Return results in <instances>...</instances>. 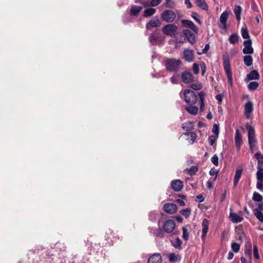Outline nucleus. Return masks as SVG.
<instances>
[{
    "label": "nucleus",
    "mask_w": 263,
    "mask_h": 263,
    "mask_svg": "<svg viewBox=\"0 0 263 263\" xmlns=\"http://www.w3.org/2000/svg\"><path fill=\"white\" fill-rule=\"evenodd\" d=\"M181 61L176 59H167L164 61V66L167 70L171 72H177L179 68Z\"/></svg>",
    "instance_id": "3"
},
{
    "label": "nucleus",
    "mask_w": 263,
    "mask_h": 263,
    "mask_svg": "<svg viewBox=\"0 0 263 263\" xmlns=\"http://www.w3.org/2000/svg\"><path fill=\"white\" fill-rule=\"evenodd\" d=\"M199 65L201 69V75L203 76H204L206 70V64L203 61H201L199 62Z\"/></svg>",
    "instance_id": "45"
},
{
    "label": "nucleus",
    "mask_w": 263,
    "mask_h": 263,
    "mask_svg": "<svg viewBox=\"0 0 263 263\" xmlns=\"http://www.w3.org/2000/svg\"><path fill=\"white\" fill-rule=\"evenodd\" d=\"M186 111L192 115H196L198 111V108L194 105H190L185 107Z\"/></svg>",
    "instance_id": "27"
},
{
    "label": "nucleus",
    "mask_w": 263,
    "mask_h": 263,
    "mask_svg": "<svg viewBox=\"0 0 263 263\" xmlns=\"http://www.w3.org/2000/svg\"><path fill=\"white\" fill-rule=\"evenodd\" d=\"M218 137L215 136H210L208 139L209 142L211 146H213Z\"/></svg>",
    "instance_id": "55"
},
{
    "label": "nucleus",
    "mask_w": 263,
    "mask_h": 263,
    "mask_svg": "<svg viewBox=\"0 0 263 263\" xmlns=\"http://www.w3.org/2000/svg\"><path fill=\"white\" fill-rule=\"evenodd\" d=\"M164 211L170 214H174L177 210V207L175 203H167L164 205Z\"/></svg>",
    "instance_id": "14"
},
{
    "label": "nucleus",
    "mask_w": 263,
    "mask_h": 263,
    "mask_svg": "<svg viewBox=\"0 0 263 263\" xmlns=\"http://www.w3.org/2000/svg\"><path fill=\"white\" fill-rule=\"evenodd\" d=\"M176 17L175 13L171 10H166L162 14V19L166 22H173L176 18Z\"/></svg>",
    "instance_id": "5"
},
{
    "label": "nucleus",
    "mask_w": 263,
    "mask_h": 263,
    "mask_svg": "<svg viewBox=\"0 0 263 263\" xmlns=\"http://www.w3.org/2000/svg\"><path fill=\"white\" fill-rule=\"evenodd\" d=\"M212 132L215 134L217 137L218 136L219 132V126L217 124H214L213 126L212 129Z\"/></svg>",
    "instance_id": "54"
},
{
    "label": "nucleus",
    "mask_w": 263,
    "mask_h": 263,
    "mask_svg": "<svg viewBox=\"0 0 263 263\" xmlns=\"http://www.w3.org/2000/svg\"><path fill=\"white\" fill-rule=\"evenodd\" d=\"M199 63H194L193 64L192 69L194 74H198L199 73Z\"/></svg>",
    "instance_id": "48"
},
{
    "label": "nucleus",
    "mask_w": 263,
    "mask_h": 263,
    "mask_svg": "<svg viewBox=\"0 0 263 263\" xmlns=\"http://www.w3.org/2000/svg\"><path fill=\"white\" fill-rule=\"evenodd\" d=\"M181 22L184 27L189 28L195 33H198V27L194 24L192 21L188 20H182Z\"/></svg>",
    "instance_id": "13"
},
{
    "label": "nucleus",
    "mask_w": 263,
    "mask_h": 263,
    "mask_svg": "<svg viewBox=\"0 0 263 263\" xmlns=\"http://www.w3.org/2000/svg\"><path fill=\"white\" fill-rule=\"evenodd\" d=\"M161 25V22L158 18L151 20L149 21L148 23L146 24V28L149 29V26L153 27H158Z\"/></svg>",
    "instance_id": "25"
},
{
    "label": "nucleus",
    "mask_w": 263,
    "mask_h": 263,
    "mask_svg": "<svg viewBox=\"0 0 263 263\" xmlns=\"http://www.w3.org/2000/svg\"><path fill=\"white\" fill-rule=\"evenodd\" d=\"M234 13L236 16V18L238 21H239L241 18V14L242 12V8L239 6H235L233 9Z\"/></svg>",
    "instance_id": "29"
},
{
    "label": "nucleus",
    "mask_w": 263,
    "mask_h": 263,
    "mask_svg": "<svg viewBox=\"0 0 263 263\" xmlns=\"http://www.w3.org/2000/svg\"><path fill=\"white\" fill-rule=\"evenodd\" d=\"M195 3L198 7L204 10H207L209 7L205 0H195Z\"/></svg>",
    "instance_id": "28"
},
{
    "label": "nucleus",
    "mask_w": 263,
    "mask_h": 263,
    "mask_svg": "<svg viewBox=\"0 0 263 263\" xmlns=\"http://www.w3.org/2000/svg\"><path fill=\"white\" fill-rule=\"evenodd\" d=\"M248 131V140L249 148L251 152H253L257 144L255 132L254 127L249 124L246 125Z\"/></svg>",
    "instance_id": "1"
},
{
    "label": "nucleus",
    "mask_w": 263,
    "mask_h": 263,
    "mask_svg": "<svg viewBox=\"0 0 263 263\" xmlns=\"http://www.w3.org/2000/svg\"><path fill=\"white\" fill-rule=\"evenodd\" d=\"M239 35L236 33H234L231 34L229 38V41L231 44H235L239 41Z\"/></svg>",
    "instance_id": "30"
},
{
    "label": "nucleus",
    "mask_w": 263,
    "mask_h": 263,
    "mask_svg": "<svg viewBox=\"0 0 263 263\" xmlns=\"http://www.w3.org/2000/svg\"><path fill=\"white\" fill-rule=\"evenodd\" d=\"M223 65L224 71L226 73L228 83L230 86L233 85V77L230 66V59L228 55L226 53L223 55Z\"/></svg>",
    "instance_id": "2"
},
{
    "label": "nucleus",
    "mask_w": 263,
    "mask_h": 263,
    "mask_svg": "<svg viewBox=\"0 0 263 263\" xmlns=\"http://www.w3.org/2000/svg\"><path fill=\"white\" fill-rule=\"evenodd\" d=\"M162 0H152L151 1V6L156 7L159 5Z\"/></svg>",
    "instance_id": "61"
},
{
    "label": "nucleus",
    "mask_w": 263,
    "mask_h": 263,
    "mask_svg": "<svg viewBox=\"0 0 263 263\" xmlns=\"http://www.w3.org/2000/svg\"><path fill=\"white\" fill-rule=\"evenodd\" d=\"M162 256L159 253H154L148 259V263H162Z\"/></svg>",
    "instance_id": "18"
},
{
    "label": "nucleus",
    "mask_w": 263,
    "mask_h": 263,
    "mask_svg": "<svg viewBox=\"0 0 263 263\" xmlns=\"http://www.w3.org/2000/svg\"><path fill=\"white\" fill-rule=\"evenodd\" d=\"M231 248L234 252L237 253L239 251L240 245L237 243L233 242L231 245Z\"/></svg>",
    "instance_id": "50"
},
{
    "label": "nucleus",
    "mask_w": 263,
    "mask_h": 263,
    "mask_svg": "<svg viewBox=\"0 0 263 263\" xmlns=\"http://www.w3.org/2000/svg\"><path fill=\"white\" fill-rule=\"evenodd\" d=\"M175 226V221L169 219L164 222L163 228L166 233H171L174 230Z\"/></svg>",
    "instance_id": "11"
},
{
    "label": "nucleus",
    "mask_w": 263,
    "mask_h": 263,
    "mask_svg": "<svg viewBox=\"0 0 263 263\" xmlns=\"http://www.w3.org/2000/svg\"><path fill=\"white\" fill-rule=\"evenodd\" d=\"M253 253L255 259H258L259 258L257 247L256 245L253 246Z\"/></svg>",
    "instance_id": "57"
},
{
    "label": "nucleus",
    "mask_w": 263,
    "mask_h": 263,
    "mask_svg": "<svg viewBox=\"0 0 263 263\" xmlns=\"http://www.w3.org/2000/svg\"><path fill=\"white\" fill-rule=\"evenodd\" d=\"M55 248L57 251L61 252L64 251L66 250V247L64 243L58 242L55 244Z\"/></svg>",
    "instance_id": "35"
},
{
    "label": "nucleus",
    "mask_w": 263,
    "mask_h": 263,
    "mask_svg": "<svg viewBox=\"0 0 263 263\" xmlns=\"http://www.w3.org/2000/svg\"><path fill=\"white\" fill-rule=\"evenodd\" d=\"M209 49H210L209 44V43L206 44L204 48L202 50V51H197V53L198 55H201L202 54L206 53L208 52V51H209Z\"/></svg>",
    "instance_id": "49"
},
{
    "label": "nucleus",
    "mask_w": 263,
    "mask_h": 263,
    "mask_svg": "<svg viewBox=\"0 0 263 263\" xmlns=\"http://www.w3.org/2000/svg\"><path fill=\"white\" fill-rule=\"evenodd\" d=\"M177 29V26L176 25L174 24H170L165 25L162 28V31L164 34L167 35L173 36L175 35Z\"/></svg>",
    "instance_id": "6"
},
{
    "label": "nucleus",
    "mask_w": 263,
    "mask_h": 263,
    "mask_svg": "<svg viewBox=\"0 0 263 263\" xmlns=\"http://www.w3.org/2000/svg\"><path fill=\"white\" fill-rule=\"evenodd\" d=\"M209 220L205 218L203 219L202 221V235L201 239L204 240L206 237L209 230Z\"/></svg>",
    "instance_id": "15"
},
{
    "label": "nucleus",
    "mask_w": 263,
    "mask_h": 263,
    "mask_svg": "<svg viewBox=\"0 0 263 263\" xmlns=\"http://www.w3.org/2000/svg\"><path fill=\"white\" fill-rule=\"evenodd\" d=\"M153 235L156 237H163L164 235V232L160 228L154 230Z\"/></svg>",
    "instance_id": "39"
},
{
    "label": "nucleus",
    "mask_w": 263,
    "mask_h": 263,
    "mask_svg": "<svg viewBox=\"0 0 263 263\" xmlns=\"http://www.w3.org/2000/svg\"><path fill=\"white\" fill-rule=\"evenodd\" d=\"M262 197L260 194L257 192H254L253 193L252 199L254 201L261 202L262 200Z\"/></svg>",
    "instance_id": "41"
},
{
    "label": "nucleus",
    "mask_w": 263,
    "mask_h": 263,
    "mask_svg": "<svg viewBox=\"0 0 263 263\" xmlns=\"http://www.w3.org/2000/svg\"><path fill=\"white\" fill-rule=\"evenodd\" d=\"M184 100L189 105H194L197 101L198 97L196 93L192 90H184Z\"/></svg>",
    "instance_id": "4"
},
{
    "label": "nucleus",
    "mask_w": 263,
    "mask_h": 263,
    "mask_svg": "<svg viewBox=\"0 0 263 263\" xmlns=\"http://www.w3.org/2000/svg\"><path fill=\"white\" fill-rule=\"evenodd\" d=\"M242 173V168H238L236 170L235 174V176H234V185L235 186H236L237 185V184L241 178Z\"/></svg>",
    "instance_id": "23"
},
{
    "label": "nucleus",
    "mask_w": 263,
    "mask_h": 263,
    "mask_svg": "<svg viewBox=\"0 0 263 263\" xmlns=\"http://www.w3.org/2000/svg\"><path fill=\"white\" fill-rule=\"evenodd\" d=\"M199 98L200 99V109L201 110H202L204 107V98L205 96V93L201 91L198 93Z\"/></svg>",
    "instance_id": "31"
},
{
    "label": "nucleus",
    "mask_w": 263,
    "mask_h": 263,
    "mask_svg": "<svg viewBox=\"0 0 263 263\" xmlns=\"http://www.w3.org/2000/svg\"><path fill=\"white\" fill-rule=\"evenodd\" d=\"M204 198L202 195H198L196 196V201L199 202H202L204 201Z\"/></svg>",
    "instance_id": "64"
},
{
    "label": "nucleus",
    "mask_w": 263,
    "mask_h": 263,
    "mask_svg": "<svg viewBox=\"0 0 263 263\" xmlns=\"http://www.w3.org/2000/svg\"><path fill=\"white\" fill-rule=\"evenodd\" d=\"M183 33L187 39L188 42L192 45L196 42V38L194 33L189 29H185L183 30Z\"/></svg>",
    "instance_id": "10"
},
{
    "label": "nucleus",
    "mask_w": 263,
    "mask_h": 263,
    "mask_svg": "<svg viewBox=\"0 0 263 263\" xmlns=\"http://www.w3.org/2000/svg\"><path fill=\"white\" fill-rule=\"evenodd\" d=\"M241 35L243 39L249 40L250 39V36L249 35L248 30L246 27H242L241 28Z\"/></svg>",
    "instance_id": "38"
},
{
    "label": "nucleus",
    "mask_w": 263,
    "mask_h": 263,
    "mask_svg": "<svg viewBox=\"0 0 263 263\" xmlns=\"http://www.w3.org/2000/svg\"><path fill=\"white\" fill-rule=\"evenodd\" d=\"M256 172V178L257 180H263V162H258Z\"/></svg>",
    "instance_id": "20"
},
{
    "label": "nucleus",
    "mask_w": 263,
    "mask_h": 263,
    "mask_svg": "<svg viewBox=\"0 0 263 263\" xmlns=\"http://www.w3.org/2000/svg\"><path fill=\"white\" fill-rule=\"evenodd\" d=\"M183 56L185 61L187 62H192L194 61L195 56L194 51L190 48H185L183 52Z\"/></svg>",
    "instance_id": "8"
},
{
    "label": "nucleus",
    "mask_w": 263,
    "mask_h": 263,
    "mask_svg": "<svg viewBox=\"0 0 263 263\" xmlns=\"http://www.w3.org/2000/svg\"><path fill=\"white\" fill-rule=\"evenodd\" d=\"M158 36L154 34H151L149 37V41L152 45H156L157 43Z\"/></svg>",
    "instance_id": "42"
},
{
    "label": "nucleus",
    "mask_w": 263,
    "mask_h": 263,
    "mask_svg": "<svg viewBox=\"0 0 263 263\" xmlns=\"http://www.w3.org/2000/svg\"><path fill=\"white\" fill-rule=\"evenodd\" d=\"M245 253L246 255H251L252 253V245L250 242H248L246 243Z\"/></svg>",
    "instance_id": "37"
},
{
    "label": "nucleus",
    "mask_w": 263,
    "mask_h": 263,
    "mask_svg": "<svg viewBox=\"0 0 263 263\" xmlns=\"http://www.w3.org/2000/svg\"><path fill=\"white\" fill-rule=\"evenodd\" d=\"M229 218L233 223H237L241 222L243 218L235 213H231Z\"/></svg>",
    "instance_id": "21"
},
{
    "label": "nucleus",
    "mask_w": 263,
    "mask_h": 263,
    "mask_svg": "<svg viewBox=\"0 0 263 263\" xmlns=\"http://www.w3.org/2000/svg\"><path fill=\"white\" fill-rule=\"evenodd\" d=\"M191 87L194 90H198L202 88V85L200 83L196 82L195 83L192 84Z\"/></svg>",
    "instance_id": "47"
},
{
    "label": "nucleus",
    "mask_w": 263,
    "mask_h": 263,
    "mask_svg": "<svg viewBox=\"0 0 263 263\" xmlns=\"http://www.w3.org/2000/svg\"><path fill=\"white\" fill-rule=\"evenodd\" d=\"M188 137L189 138L187 139V140H188L190 144H193L196 140V135L195 133L191 132H190V135Z\"/></svg>",
    "instance_id": "43"
},
{
    "label": "nucleus",
    "mask_w": 263,
    "mask_h": 263,
    "mask_svg": "<svg viewBox=\"0 0 263 263\" xmlns=\"http://www.w3.org/2000/svg\"><path fill=\"white\" fill-rule=\"evenodd\" d=\"M235 144L237 151L240 150L241 147L242 145L243 141L242 138V135L240 133L238 129L236 130L235 137H234Z\"/></svg>",
    "instance_id": "9"
},
{
    "label": "nucleus",
    "mask_w": 263,
    "mask_h": 263,
    "mask_svg": "<svg viewBox=\"0 0 263 263\" xmlns=\"http://www.w3.org/2000/svg\"><path fill=\"white\" fill-rule=\"evenodd\" d=\"M180 213L186 218H187L191 214V209L186 208L185 209L181 210L180 211Z\"/></svg>",
    "instance_id": "46"
},
{
    "label": "nucleus",
    "mask_w": 263,
    "mask_h": 263,
    "mask_svg": "<svg viewBox=\"0 0 263 263\" xmlns=\"http://www.w3.org/2000/svg\"><path fill=\"white\" fill-rule=\"evenodd\" d=\"M198 168L197 166L193 165L190 168H186L185 171L189 175L193 176L198 172Z\"/></svg>",
    "instance_id": "34"
},
{
    "label": "nucleus",
    "mask_w": 263,
    "mask_h": 263,
    "mask_svg": "<svg viewBox=\"0 0 263 263\" xmlns=\"http://www.w3.org/2000/svg\"><path fill=\"white\" fill-rule=\"evenodd\" d=\"M253 110V103L251 101H249L246 103L245 105V115L247 119H249L251 114Z\"/></svg>",
    "instance_id": "17"
},
{
    "label": "nucleus",
    "mask_w": 263,
    "mask_h": 263,
    "mask_svg": "<svg viewBox=\"0 0 263 263\" xmlns=\"http://www.w3.org/2000/svg\"><path fill=\"white\" fill-rule=\"evenodd\" d=\"M179 74H174L171 78V82L172 84H176L178 83Z\"/></svg>",
    "instance_id": "53"
},
{
    "label": "nucleus",
    "mask_w": 263,
    "mask_h": 263,
    "mask_svg": "<svg viewBox=\"0 0 263 263\" xmlns=\"http://www.w3.org/2000/svg\"><path fill=\"white\" fill-rule=\"evenodd\" d=\"M181 79L184 83L187 84L193 82L194 77L190 72L184 71L181 73Z\"/></svg>",
    "instance_id": "12"
},
{
    "label": "nucleus",
    "mask_w": 263,
    "mask_h": 263,
    "mask_svg": "<svg viewBox=\"0 0 263 263\" xmlns=\"http://www.w3.org/2000/svg\"><path fill=\"white\" fill-rule=\"evenodd\" d=\"M165 5L167 8H173L174 4L171 0H165Z\"/></svg>",
    "instance_id": "63"
},
{
    "label": "nucleus",
    "mask_w": 263,
    "mask_h": 263,
    "mask_svg": "<svg viewBox=\"0 0 263 263\" xmlns=\"http://www.w3.org/2000/svg\"><path fill=\"white\" fill-rule=\"evenodd\" d=\"M211 161L215 165L217 166L218 165V157L216 154L212 157Z\"/></svg>",
    "instance_id": "59"
},
{
    "label": "nucleus",
    "mask_w": 263,
    "mask_h": 263,
    "mask_svg": "<svg viewBox=\"0 0 263 263\" xmlns=\"http://www.w3.org/2000/svg\"><path fill=\"white\" fill-rule=\"evenodd\" d=\"M244 48L242 49L243 53L246 55H251L254 53V49L252 46V41L251 39L245 40L243 42Z\"/></svg>",
    "instance_id": "7"
},
{
    "label": "nucleus",
    "mask_w": 263,
    "mask_h": 263,
    "mask_svg": "<svg viewBox=\"0 0 263 263\" xmlns=\"http://www.w3.org/2000/svg\"><path fill=\"white\" fill-rule=\"evenodd\" d=\"M142 10V6L132 5L130 8V14L133 16H137Z\"/></svg>",
    "instance_id": "24"
},
{
    "label": "nucleus",
    "mask_w": 263,
    "mask_h": 263,
    "mask_svg": "<svg viewBox=\"0 0 263 263\" xmlns=\"http://www.w3.org/2000/svg\"><path fill=\"white\" fill-rule=\"evenodd\" d=\"M209 173L211 176H215L214 180H215L217 178L218 172L214 168H211Z\"/></svg>",
    "instance_id": "60"
},
{
    "label": "nucleus",
    "mask_w": 263,
    "mask_h": 263,
    "mask_svg": "<svg viewBox=\"0 0 263 263\" xmlns=\"http://www.w3.org/2000/svg\"><path fill=\"white\" fill-rule=\"evenodd\" d=\"M259 84L257 82H250L248 86V88L250 90H255L258 87Z\"/></svg>",
    "instance_id": "40"
},
{
    "label": "nucleus",
    "mask_w": 263,
    "mask_h": 263,
    "mask_svg": "<svg viewBox=\"0 0 263 263\" xmlns=\"http://www.w3.org/2000/svg\"><path fill=\"white\" fill-rule=\"evenodd\" d=\"M171 186L175 191L179 192L182 189L183 184L182 181L180 180L176 179L172 181Z\"/></svg>",
    "instance_id": "16"
},
{
    "label": "nucleus",
    "mask_w": 263,
    "mask_h": 263,
    "mask_svg": "<svg viewBox=\"0 0 263 263\" xmlns=\"http://www.w3.org/2000/svg\"><path fill=\"white\" fill-rule=\"evenodd\" d=\"M180 259L178 255H175V253H171L169 256V260L170 261H176Z\"/></svg>",
    "instance_id": "51"
},
{
    "label": "nucleus",
    "mask_w": 263,
    "mask_h": 263,
    "mask_svg": "<svg viewBox=\"0 0 263 263\" xmlns=\"http://www.w3.org/2000/svg\"><path fill=\"white\" fill-rule=\"evenodd\" d=\"M156 213L154 211H152L149 213V219L151 221H154L156 219Z\"/></svg>",
    "instance_id": "62"
},
{
    "label": "nucleus",
    "mask_w": 263,
    "mask_h": 263,
    "mask_svg": "<svg viewBox=\"0 0 263 263\" xmlns=\"http://www.w3.org/2000/svg\"><path fill=\"white\" fill-rule=\"evenodd\" d=\"M172 243L175 248L179 249L180 248L182 242L179 238H177L172 242Z\"/></svg>",
    "instance_id": "44"
},
{
    "label": "nucleus",
    "mask_w": 263,
    "mask_h": 263,
    "mask_svg": "<svg viewBox=\"0 0 263 263\" xmlns=\"http://www.w3.org/2000/svg\"><path fill=\"white\" fill-rule=\"evenodd\" d=\"M259 78V74L256 70H252L247 75L246 79L248 80H257Z\"/></svg>",
    "instance_id": "22"
},
{
    "label": "nucleus",
    "mask_w": 263,
    "mask_h": 263,
    "mask_svg": "<svg viewBox=\"0 0 263 263\" xmlns=\"http://www.w3.org/2000/svg\"><path fill=\"white\" fill-rule=\"evenodd\" d=\"M198 13L196 12H192V18L195 21H196L198 24H199L200 25L201 24L202 22L200 20V19H199L197 16H198Z\"/></svg>",
    "instance_id": "56"
},
{
    "label": "nucleus",
    "mask_w": 263,
    "mask_h": 263,
    "mask_svg": "<svg viewBox=\"0 0 263 263\" xmlns=\"http://www.w3.org/2000/svg\"><path fill=\"white\" fill-rule=\"evenodd\" d=\"M254 213L257 219L260 222H263V214L262 212L257 209L254 210Z\"/></svg>",
    "instance_id": "33"
},
{
    "label": "nucleus",
    "mask_w": 263,
    "mask_h": 263,
    "mask_svg": "<svg viewBox=\"0 0 263 263\" xmlns=\"http://www.w3.org/2000/svg\"><path fill=\"white\" fill-rule=\"evenodd\" d=\"M156 10L154 8H148L145 10L144 12V16L145 17H149L155 13Z\"/></svg>",
    "instance_id": "36"
},
{
    "label": "nucleus",
    "mask_w": 263,
    "mask_h": 263,
    "mask_svg": "<svg viewBox=\"0 0 263 263\" xmlns=\"http://www.w3.org/2000/svg\"><path fill=\"white\" fill-rule=\"evenodd\" d=\"M229 13L227 11H225L222 13L220 16L219 20L222 24V26L221 27L222 29H227V21L228 18Z\"/></svg>",
    "instance_id": "19"
},
{
    "label": "nucleus",
    "mask_w": 263,
    "mask_h": 263,
    "mask_svg": "<svg viewBox=\"0 0 263 263\" xmlns=\"http://www.w3.org/2000/svg\"><path fill=\"white\" fill-rule=\"evenodd\" d=\"M182 229L183 231L182 238L185 240H187L189 237V233L187 232V230L184 227H182Z\"/></svg>",
    "instance_id": "52"
},
{
    "label": "nucleus",
    "mask_w": 263,
    "mask_h": 263,
    "mask_svg": "<svg viewBox=\"0 0 263 263\" xmlns=\"http://www.w3.org/2000/svg\"><path fill=\"white\" fill-rule=\"evenodd\" d=\"M182 128L187 132H190L193 129L194 126L191 122H186L182 124Z\"/></svg>",
    "instance_id": "32"
},
{
    "label": "nucleus",
    "mask_w": 263,
    "mask_h": 263,
    "mask_svg": "<svg viewBox=\"0 0 263 263\" xmlns=\"http://www.w3.org/2000/svg\"><path fill=\"white\" fill-rule=\"evenodd\" d=\"M244 64L247 67L252 65L253 59L251 55H245L243 58Z\"/></svg>",
    "instance_id": "26"
},
{
    "label": "nucleus",
    "mask_w": 263,
    "mask_h": 263,
    "mask_svg": "<svg viewBox=\"0 0 263 263\" xmlns=\"http://www.w3.org/2000/svg\"><path fill=\"white\" fill-rule=\"evenodd\" d=\"M256 187L260 191H263V180H257Z\"/></svg>",
    "instance_id": "58"
}]
</instances>
